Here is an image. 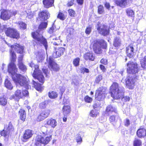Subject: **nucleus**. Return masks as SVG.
<instances>
[{
  "label": "nucleus",
  "instance_id": "nucleus-1",
  "mask_svg": "<svg viewBox=\"0 0 146 146\" xmlns=\"http://www.w3.org/2000/svg\"><path fill=\"white\" fill-rule=\"evenodd\" d=\"M11 47L10 52L11 62L8 66V72L11 74L13 81L17 84L24 86L26 89H29L31 86L29 84L28 78L20 74H17V69L13 63L16 58V55L13 50H15L17 51V52L21 54L23 52V46L15 43L13 45L11 46Z\"/></svg>",
  "mask_w": 146,
  "mask_h": 146
},
{
  "label": "nucleus",
  "instance_id": "nucleus-2",
  "mask_svg": "<svg viewBox=\"0 0 146 146\" xmlns=\"http://www.w3.org/2000/svg\"><path fill=\"white\" fill-rule=\"evenodd\" d=\"M123 89L118 86L117 83H113L110 87V92L111 97L115 99L122 97L123 94Z\"/></svg>",
  "mask_w": 146,
  "mask_h": 146
},
{
  "label": "nucleus",
  "instance_id": "nucleus-3",
  "mask_svg": "<svg viewBox=\"0 0 146 146\" xmlns=\"http://www.w3.org/2000/svg\"><path fill=\"white\" fill-rule=\"evenodd\" d=\"M107 43L103 40H95L94 42L93 49L96 54H100L102 53L101 47L104 48L107 47Z\"/></svg>",
  "mask_w": 146,
  "mask_h": 146
},
{
  "label": "nucleus",
  "instance_id": "nucleus-4",
  "mask_svg": "<svg viewBox=\"0 0 146 146\" xmlns=\"http://www.w3.org/2000/svg\"><path fill=\"white\" fill-rule=\"evenodd\" d=\"M32 36L33 38L37 41L39 44H42L46 50L48 47L47 43L46 40L44 38L42 35L38 33V32H33Z\"/></svg>",
  "mask_w": 146,
  "mask_h": 146
},
{
  "label": "nucleus",
  "instance_id": "nucleus-5",
  "mask_svg": "<svg viewBox=\"0 0 146 146\" xmlns=\"http://www.w3.org/2000/svg\"><path fill=\"white\" fill-rule=\"evenodd\" d=\"M51 139V136L45 137L44 138L40 135H37L35 139V144L37 146H40L41 144H47Z\"/></svg>",
  "mask_w": 146,
  "mask_h": 146
},
{
  "label": "nucleus",
  "instance_id": "nucleus-6",
  "mask_svg": "<svg viewBox=\"0 0 146 146\" xmlns=\"http://www.w3.org/2000/svg\"><path fill=\"white\" fill-rule=\"evenodd\" d=\"M137 79V76L129 77L126 80L123 78L121 80V82L123 83L125 82L127 87L129 89H132Z\"/></svg>",
  "mask_w": 146,
  "mask_h": 146
},
{
  "label": "nucleus",
  "instance_id": "nucleus-7",
  "mask_svg": "<svg viewBox=\"0 0 146 146\" xmlns=\"http://www.w3.org/2000/svg\"><path fill=\"white\" fill-rule=\"evenodd\" d=\"M127 72L130 74H135L138 71L137 64L133 62H129L127 64Z\"/></svg>",
  "mask_w": 146,
  "mask_h": 146
},
{
  "label": "nucleus",
  "instance_id": "nucleus-8",
  "mask_svg": "<svg viewBox=\"0 0 146 146\" xmlns=\"http://www.w3.org/2000/svg\"><path fill=\"white\" fill-rule=\"evenodd\" d=\"M105 88L102 87L99 88L96 91L95 98L99 101L102 100L105 98Z\"/></svg>",
  "mask_w": 146,
  "mask_h": 146
},
{
  "label": "nucleus",
  "instance_id": "nucleus-9",
  "mask_svg": "<svg viewBox=\"0 0 146 146\" xmlns=\"http://www.w3.org/2000/svg\"><path fill=\"white\" fill-rule=\"evenodd\" d=\"M5 129L1 132L0 134L2 136L6 137L13 130L14 128L12 123L10 122L8 125L6 126Z\"/></svg>",
  "mask_w": 146,
  "mask_h": 146
},
{
  "label": "nucleus",
  "instance_id": "nucleus-10",
  "mask_svg": "<svg viewBox=\"0 0 146 146\" xmlns=\"http://www.w3.org/2000/svg\"><path fill=\"white\" fill-rule=\"evenodd\" d=\"M5 33L7 36L11 37L17 38L19 37V34L15 29H13L10 28L7 29Z\"/></svg>",
  "mask_w": 146,
  "mask_h": 146
},
{
  "label": "nucleus",
  "instance_id": "nucleus-11",
  "mask_svg": "<svg viewBox=\"0 0 146 146\" xmlns=\"http://www.w3.org/2000/svg\"><path fill=\"white\" fill-rule=\"evenodd\" d=\"M97 29L99 33L104 36H106L109 35V31L108 27L104 25H101L97 28Z\"/></svg>",
  "mask_w": 146,
  "mask_h": 146
},
{
  "label": "nucleus",
  "instance_id": "nucleus-12",
  "mask_svg": "<svg viewBox=\"0 0 146 146\" xmlns=\"http://www.w3.org/2000/svg\"><path fill=\"white\" fill-rule=\"evenodd\" d=\"M65 49L64 47H60L55 48L54 51L52 54V56L54 58H57L63 54Z\"/></svg>",
  "mask_w": 146,
  "mask_h": 146
},
{
  "label": "nucleus",
  "instance_id": "nucleus-13",
  "mask_svg": "<svg viewBox=\"0 0 146 146\" xmlns=\"http://www.w3.org/2000/svg\"><path fill=\"white\" fill-rule=\"evenodd\" d=\"M48 61L49 68L51 70L54 71H58L59 69V67L57 64L53 61V59L52 58H49Z\"/></svg>",
  "mask_w": 146,
  "mask_h": 146
},
{
  "label": "nucleus",
  "instance_id": "nucleus-14",
  "mask_svg": "<svg viewBox=\"0 0 146 146\" xmlns=\"http://www.w3.org/2000/svg\"><path fill=\"white\" fill-rule=\"evenodd\" d=\"M39 17L42 21L46 20L50 17V14L46 10H44L38 14Z\"/></svg>",
  "mask_w": 146,
  "mask_h": 146
},
{
  "label": "nucleus",
  "instance_id": "nucleus-15",
  "mask_svg": "<svg viewBox=\"0 0 146 146\" xmlns=\"http://www.w3.org/2000/svg\"><path fill=\"white\" fill-rule=\"evenodd\" d=\"M57 122L55 119L51 118L47 119L46 120V123L44 125L46 127L49 126L54 128L57 125Z\"/></svg>",
  "mask_w": 146,
  "mask_h": 146
},
{
  "label": "nucleus",
  "instance_id": "nucleus-16",
  "mask_svg": "<svg viewBox=\"0 0 146 146\" xmlns=\"http://www.w3.org/2000/svg\"><path fill=\"white\" fill-rule=\"evenodd\" d=\"M10 13L9 11L5 10H2L1 12L0 11L1 18L3 20H7L9 19L10 17Z\"/></svg>",
  "mask_w": 146,
  "mask_h": 146
},
{
  "label": "nucleus",
  "instance_id": "nucleus-17",
  "mask_svg": "<svg viewBox=\"0 0 146 146\" xmlns=\"http://www.w3.org/2000/svg\"><path fill=\"white\" fill-rule=\"evenodd\" d=\"M128 0H115V3L117 6L122 8L125 7L128 3Z\"/></svg>",
  "mask_w": 146,
  "mask_h": 146
},
{
  "label": "nucleus",
  "instance_id": "nucleus-18",
  "mask_svg": "<svg viewBox=\"0 0 146 146\" xmlns=\"http://www.w3.org/2000/svg\"><path fill=\"white\" fill-rule=\"evenodd\" d=\"M12 97L13 99L18 101L19 99L23 98L22 92L20 90H17L15 92L14 94L13 95Z\"/></svg>",
  "mask_w": 146,
  "mask_h": 146
},
{
  "label": "nucleus",
  "instance_id": "nucleus-19",
  "mask_svg": "<svg viewBox=\"0 0 146 146\" xmlns=\"http://www.w3.org/2000/svg\"><path fill=\"white\" fill-rule=\"evenodd\" d=\"M126 48V52L127 53V56L130 58L133 57L134 53V48L133 46L132 45H130L127 47Z\"/></svg>",
  "mask_w": 146,
  "mask_h": 146
},
{
  "label": "nucleus",
  "instance_id": "nucleus-20",
  "mask_svg": "<svg viewBox=\"0 0 146 146\" xmlns=\"http://www.w3.org/2000/svg\"><path fill=\"white\" fill-rule=\"evenodd\" d=\"M137 134L140 137H144L146 135V130L144 128H140L137 131Z\"/></svg>",
  "mask_w": 146,
  "mask_h": 146
},
{
  "label": "nucleus",
  "instance_id": "nucleus-21",
  "mask_svg": "<svg viewBox=\"0 0 146 146\" xmlns=\"http://www.w3.org/2000/svg\"><path fill=\"white\" fill-rule=\"evenodd\" d=\"M33 135L32 131L30 129H27L25 131L23 135V141L25 140H27L30 138Z\"/></svg>",
  "mask_w": 146,
  "mask_h": 146
},
{
  "label": "nucleus",
  "instance_id": "nucleus-22",
  "mask_svg": "<svg viewBox=\"0 0 146 146\" xmlns=\"http://www.w3.org/2000/svg\"><path fill=\"white\" fill-rule=\"evenodd\" d=\"M35 78H36L41 83L43 84L44 81V77L40 71H38V73L36 74L35 76H33Z\"/></svg>",
  "mask_w": 146,
  "mask_h": 146
},
{
  "label": "nucleus",
  "instance_id": "nucleus-23",
  "mask_svg": "<svg viewBox=\"0 0 146 146\" xmlns=\"http://www.w3.org/2000/svg\"><path fill=\"white\" fill-rule=\"evenodd\" d=\"M84 57L86 60H89L91 61H94L95 58L94 54L91 52H87L85 53L84 56Z\"/></svg>",
  "mask_w": 146,
  "mask_h": 146
},
{
  "label": "nucleus",
  "instance_id": "nucleus-24",
  "mask_svg": "<svg viewBox=\"0 0 146 146\" xmlns=\"http://www.w3.org/2000/svg\"><path fill=\"white\" fill-rule=\"evenodd\" d=\"M54 1V0H44L43 1V3L45 8H48L52 6Z\"/></svg>",
  "mask_w": 146,
  "mask_h": 146
},
{
  "label": "nucleus",
  "instance_id": "nucleus-25",
  "mask_svg": "<svg viewBox=\"0 0 146 146\" xmlns=\"http://www.w3.org/2000/svg\"><path fill=\"white\" fill-rule=\"evenodd\" d=\"M63 113L64 116H66L70 112V107L68 105L64 106L62 108Z\"/></svg>",
  "mask_w": 146,
  "mask_h": 146
},
{
  "label": "nucleus",
  "instance_id": "nucleus-26",
  "mask_svg": "<svg viewBox=\"0 0 146 146\" xmlns=\"http://www.w3.org/2000/svg\"><path fill=\"white\" fill-rule=\"evenodd\" d=\"M20 115V119L23 121H24L26 118V114L25 111L23 109H20L19 111Z\"/></svg>",
  "mask_w": 146,
  "mask_h": 146
},
{
  "label": "nucleus",
  "instance_id": "nucleus-27",
  "mask_svg": "<svg viewBox=\"0 0 146 146\" xmlns=\"http://www.w3.org/2000/svg\"><path fill=\"white\" fill-rule=\"evenodd\" d=\"M106 112L109 113L113 112L116 113L117 112V110L115 107L111 105H109L106 108Z\"/></svg>",
  "mask_w": 146,
  "mask_h": 146
},
{
  "label": "nucleus",
  "instance_id": "nucleus-28",
  "mask_svg": "<svg viewBox=\"0 0 146 146\" xmlns=\"http://www.w3.org/2000/svg\"><path fill=\"white\" fill-rule=\"evenodd\" d=\"M48 96L50 98L54 99L57 97L58 94L55 91H51L48 92Z\"/></svg>",
  "mask_w": 146,
  "mask_h": 146
},
{
  "label": "nucleus",
  "instance_id": "nucleus-29",
  "mask_svg": "<svg viewBox=\"0 0 146 146\" xmlns=\"http://www.w3.org/2000/svg\"><path fill=\"white\" fill-rule=\"evenodd\" d=\"M5 87L7 89L11 90L13 88V86L10 81L7 79H6L5 82Z\"/></svg>",
  "mask_w": 146,
  "mask_h": 146
},
{
  "label": "nucleus",
  "instance_id": "nucleus-30",
  "mask_svg": "<svg viewBox=\"0 0 146 146\" xmlns=\"http://www.w3.org/2000/svg\"><path fill=\"white\" fill-rule=\"evenodd\" d=\"M33 85H34V87L36 90L38 91H41L42 90L43 88L41 84L37 83L33 80Z\"/></svg>",
  "mask_w": 146,
  "mask_h": 146
},
{
  "label": "nucleus",
  "instance_id": "nucleus-31",
  "mask_svg": "<svg viewBox=\"0 0 146 146\" xmlns=\"http://www.w3.org/2000/svg\"><path fill=\"white\" fill-rule=\"evenodd\" d=\"M121 44V40L119 37H116L114 39V45L115 47L119 46Z\"/></svg>",
  "mask_w": 146,
  "mask_h": 146
},
{
  "label": "nucleus",
  "instance_id": "nucleus-32",
  "mask_svg": "<svg viewBox=\"0 0 146 146\" xmlns=\"http://www.w3.org/2000/svg\"><path fill=\"white\" fill-rule=\"evenodd\" d=\"M50 110L48 109H46L43 111L41 113V115L45 118H46L49 115Z\"/></svg>",
  "mask_w": 146,
  "mask_h": 146
},
{
  "label": "nucleus",
  "instance_id": "nucleus-33",
  "mask_svg": "<svg viewBox=\"0 0 146 146\" xmlns=\"http://www.w3.org/2000/svg\"><path fill=\"white\" fill-rule=\"evenodd\" d=\"M53 41H52V43L53 45H59L60 44V43L62 42V41L59 38H55L53 39Z\"/></svg>",
  "mask_w": 146,
  "mask_h": 146
},
{
  "label": "nucleus",
  "instance_id": "nucleus-34",
  "mask_svg": "<svg viewBox=\"0 0 146 146\" xmlns=\"http://www.w3.org/2000/svg\"><path fill=\"white\" fill-rule=\"evenodd\" d=\"M126 12L128 16L131 17L134 16V12L132 10L129 9H128L126 10Z\"/></svg>",
  "mask_w": 146,
  "mask_h": 146
},
{
  "label": "nucleus",
  "instance_id": "nucleus-35",
  "mask_svg": "<svg viewBox=\"0 0 146 146\" xmlns=\"http://www.w3.org/2000/svg\"><path fill=\"white\" fill-rule=\"evenodd\" d=\"M7 103V100L4 97H3L0 98V105L5 106Z\"/></svg>",
  "mask_w": 146,
  "mask_h": 146
},
{
  "label": "nucleus",
  "instance_id": "nucleus-36",
  "mask_svg": "<svg viewBox=\"0 0 146 146\" xmlns=\"http://www.w3.org/2000/svg\"><path fill=\"white\" fill-rule=\"evenodd\" d=\"M18 65L19 66V69H20L21 70L24 71L26 70L27 68L26 66L22 62H19V63Z\"/></svg>",
  "mask_w": 146,
  "mask_h": 146
},
{
  "label": "nucleus",
  "instance_id": "nucleus-37",
  "mask_svg": "<svg viewBox=\"0 0 146 146\" xmlns=\"http://www.w3.org/2000/svg\"><path fill=\"white\" fill-rule=\"evenodd\" d=\"M141 64L142 68L146 69V56L141 60Z\"/></svg>",
  "mask_w": 146,
  "mask_h": 146
},
{
  "label": "nucleus",
  "instance_id": "nucleus-38",
  "mask_svg": "<svg viewBox=\"0 0 146 146\" xmlns=\"http://www.w3.org/2000/svg\"><path fill=\"white\" fill-rule=\"evenodd\" d=\"M99 114V112L95 110H93L91 111L90 115L92 117H96Z\"/></svg>",
  "mask_w": 146,
  "mask_h": 146
},
{
  "label": "nucleus",
  "instance_id": "nucleus-39",
  "mask_svg": "<svg viewBox=\"0 0 146 146\" xmlns=\"http://www.w3.org/2000/svg\"><path fill=\"white\" fill-rule=\"evenodd\" d=\"M134 146H141V142L140 140L135 139L133 143Z\"/></svg>",
  "mask_w": 146,
  "mask_h": 146
},
{
  "label": "nucleus",
  "instance_id": "nucleus-40",
  "mask_svg": "<svg viewBox=\"0 0 146 146\" xmlns=\"http://www.w3.org/2000/svg\"><path fill=\"white\" fill-rule=\"evenodd\" d=\"M110 121L112 124L115 123L117 121V118L114 115H112L110 117Z\"/></svg>",
  "mask_w": 146,
  "mask_h": 146
},
{
  "label": "nucleus",
  "instance_id": "nucleus-41",
  "mask_svg": "<svg viewBox=\"0 0 146 146\" xmlns=\"http://www.w3.org/2000/svg\"><path fill=\"white\" fill-rule=\"evenodd\" d=\"M104 12V10L103 6L100 5L98 7V13L99 14H102Z\"/></svg>",
  "mask_w": 146,
  "mask_h": 146
},
{
  "label": "nucleus",
  "instance_id": "nucleus-42",
  "mask_svg": "<svg viewBox=\"0 0 146 146\" xmlns=\"http://www.w3.org/2000/svg\"><path fill=\"white\" fill-rule=\"evenodd\" d=\"M47 24L46 22L42 23L39 25L38 29H45L47 27Z\"/></svg>",
  "mask_w": 146,
  "mask_h": 146
},
{
  "label": "nucleus",
  "instance_id": "nucleus-43",
  "mask_svg": "<svg viewBox=\"0 0 146 146\" xmlns=\"http://www.w3.org/2000/svg\"><path fill=\"white\" fill-rule=\"evenodd\" d=\"M34 68L35 70H34V72L33 74V76H35L36 74L38 73V71H40V72H41L40 70H38V65H34Z\"/></svg>",
  "mask_w": 146,
  "mask_h": 146
},
{
  "label": "nucleus",
  "instance_id": "nucleus-44",
  "mask_svg": "<svg viewBox=\"0 0 146 146\" xmlns=\"http://www.w3.org/2000/svg\"><path fill=\"white\" fill-rule=\"evenodd\" d=\"M80 60L79 58H77L74 60L73 64L75 66H77L79 65Z\"/></svg>",
  "mask_w": 146,
  "mask_h": 146
},
{
  "label": "nucleus",
  "instance_id": "nucleus-45",
  "mask_svg": "<svg viewBox=\"0 0 146 146\" xmlns=\"http://www.w3.org/2000/svg\"><path fill=\"white\" fill-rule=\"evenodd\" d=\"M80 70L81 73L84 74L85 72L88 73L89 72V70L85 67H82L80 68Z\"/></svg>",
  "mask_w": 146,
  "mask_h": 146
},
{
  "label": "nucleus",
  "instance_id": "nucleus-46",
  "mask_svg": "<svg viewBox=\"0 0 146 146\" xmlns=\"http://www.w3.org/2000/svg\"><path fill=\"white\" fill-rule=\"evenodd\" d=\"M19 27L21 29H25L26 28V25L24 23L20 22L18 23Z\"/></svg>",
  "mask_w": 146,
  "mask_h": 146
},
{
  "label": "nucleus",
  "instance_id": "nucleus-47",
  "mask_svg": "<svg viewBox=\"0 0 146 146\" xmlns=\"http://www.w3.org/2000/svg\"><path fill=\"white\" fill-rule=\"evenodd\" d=\"M58 17L60 19L63 20L65 18V16L64 14L61 13H60L58 15Z\"/></svg>",
  "mask_w": 146,
  "mask_h": 146
},
{
  "label": "nucleus",
  "instance_id": "nucleus-48",
  "mask_svg": "<svg viewBox=\"0 0 146 146\" xmlns=\"http://www.w3.org/2000/svg\"><path fill=\"white\" fill-rule=\"evenodd\" d=\"M68 12L70 15L71 17H74L75 14V13L74 10L72 9H70L68 10Z\"/></svg>",
  "mask_w": 146,
  "mask_h": 146
},
{
  "label": "nucleus",
  "instance_id": "nucleus-49",
  "mask_svg": "<svg viewBox=\"0 0 146 146\" xmlns=\"http://www.w3.org/2000/svg\"><path fill=\"white\" fill-rule=\"evenodd\" d=\"M85 101L88 103H90L92 100V99L88 96H86L84 98Z\"/></svg>",
  "mask_w": 146,
  "mask_h": 146
},
{
  "label": "nucleus",
  "instance_id": "nucleus-50",
  "mask_svg": "<svg viewBox=\"0 0 146 146\" xmlns=\"http://www.w3.org/2000/svg\"><path fill=\"white\" fill-rule=\"evenodd\" d=\"M46 105V102H44L40 103L39 105V107L41 109L45 108Z\"/></svg>",
  "mask_w": 146,
  "mask_h": 146
},
{
  "label": "nucleus",
  "instance_id": "nucleus-51",
  "mask_svg": "<svg viewBox=\"0 0 146 146\" xmlns=\"http://www.w3.org/2000/svg\"><path fill=\"white\" fill-rule=\"evenodd\" d=\"M91 31V28L89 27L86 28L85 30V32L86 34L89 35L90 34Z\"/></svg>",
  "mask_w": 146,
  "mask_h": 146
},
{
  "label": "nucleus",
  "instance_id": "nucleus-52",
  "mask_svg": "<svg viewBox=\"0 0 146 146\" xmlns=\"http://www.w3.org/2000/svg\"><path fill=\"white\" fill-rule=\"evenodd\" d=\"M74 30V29L72 28H69L67 30L68 33L69 34L68 35H70V36H71V35L73 34Z\"/></svg>",
  "mask_w": 146,
  "mask_h": 146
},
{
  "label": "nucleus",
  "instance_id": "nucleus-53",
  "mask_svg": "<svg viewBox=\"0 0 146 146\" xmlns=\"http://www.w3.org/2000/svg\"><path fill=\"white\" fill-rule=\"evenodd\" d=\"M23 94V96H29V93L27 90H23L22 92Z\"/></svg>",
  "mask_w": 146,
  "mask_h": 146
},
{
  "label": "nucleus",
  "instance_id": "nucleus-54",
  "mask_svg": "<svg viewBox=\"0 0 146 146\" xmlns=\"http://www.w3.org/2000/svg\"><path fill=\"white\" fill-rule=\"evenodd\" d=\"M102 76L101 75H99L97 77L96 79V81L97 83H98L102 79Z\"/></svg>",
  "mask_w": 146,
  "mask_h": 146
},
{
  "label": "nucleus",
  "instance_id": "nucleus-55",
  "mask_svg": "<svg viewBox=\"0 0 146 146\" xmlns=\"http://www.w3.org/2000/svg\"><path fill=\"white\" fill-rule=\"evenodd\" d=\"M124 124H125V125L126 126H128L130 124V121L129 119H128L127 118H126L125 119V121H124Z\"/></svg>",
  "mask_w": 146,
  "mask_h": 146
},
{
  "label": "nucleus",
  "instance_id": "nucleus-56",
  "mask_svg": "<svg viewBox=\"0 0 146 146\" xmlns=\"http://www.w3.org/2000/svg\"><path fill=\"white\" fill-rule=\"evenodd\" d=\"M122 100L123 101L125 102L128 101L130 100V98L127 96H124L122 98Z\"/></svg>",
  "mask_w": 146,
  "mask_h": 146
},
{
  "label": "nucleus",
  "instance_id": "nucleus-57",
  "mask_svg": "<svg viewBox=\"0 0 146 146\" xmlns=\"http://www.w3.org/2000/svg\"><path fill=\"white\" fill-rule=\"evenodd\" d=\"M44 119H45V118L44 117H42V116L41 115V113L38 116L37 119V121H39L42 120H43Z\"/></svg>",
  "mask_w": 146,
  "mask_h": 146
},
{
  "label": "nucleus",
  "instance_id": "nucleus-58",
  "mask_svg": "<svg viewBox=\"0 0 146 146\" xmlns=\"http://www.w3.org/2000/svg\"><path fill=\"white\" fill-rule=\"evenodd\" d=\"M104 6L108 10L110 9V5L109 3L106 2L104 4Z\"/></svg>",
  "mask_w": 146,
  "mask_h": 146
},
{
  "label": "nucleus",
  "instance_id": "nucleus-59",
  "mask_svg": "<svg viewBox=\"0 0 146 146\" xmlns=\"http://www.w3.org/2000/svg\"><path fill=\"white\" fill-rule=\"evenodd\" d=\"M100 62L104 64H106L107 63V60L104 59H102L100 61Z\"/></svg>",
  "mask_w": 146,
  "mask_h": 146
},
{
  "label": "nucleus",
  "instance_id": "nucleus-60",
  "mask_svg": "<svg viewBox=\"0 0 146 146\" xmlns=\"http://www.w3.org/2000/svg\"><path fill=\"white\" fill-rule=\"evenodd\" d=\"M76 141L78 143H81L82 141V139L80 137L78 136L76 137Z\"/></svg>",
  "mask_w": 146,
  "mask_h": 146
},
{
  "label": "nucleus",
  "instance_id": "nucleus-61",
  "mask_svg": "<svg viewBox=\"0 0 146 146\" xmlns=\"http://www.w3.org/2000/svg\"><path fill=\"white\" fill-rule=\"evenodd\" d=\"M74 0H71L70 2L68 3V6H70L74 4Z\"/></svg>",
  "mask_w": 146,
  "mask_h": 146
},
{
  "label": "nucleus",
  "instance_id": "nucleus-62",
  "mask_svg": "<svg viewBox=\"0 0 146 146\" xmlns=\"http://www.w3.org/2000/svg\"><path fill=\"white\" fill-rule=\"evenodd\" d=\"M43 72L45 73L46 76H47V74L48 73V70L47 69L43 68L42 69Z\"/></svg>",
  "mask_w": 146,
  "mask_h": 146
},
{
  "label": "nucleus",
  "instance_id": "nucleus-63",
  "mask_svg": "<svg viewBox=\"0 0 146 146\" xmlns=\"http://www.w3.org/2000/svg\"><path fill=\"white\" fill-rule=\"evenodd\" d=\"M100 68L101 70L103 72H104L105 71L106 69L104 66L103 65H100Z\"/></svg>",
  "mask_w": 146,
  "mask_h": 146
},
{
  "label": "nucleus",
  "instance_id": "nucleus-64",
  "mask_svg": "<svg viewBox=\"0 0 146 146\" xmlns=\"http://www.w3.org/2000/svg\"><path fill=\"white\" fill-rule=\"evenodd\" d=\"M77 2L80 5H82L83 3V0H76Z\"/></svg>",
  "mask_w": 146,
  "mask_h": 146
}]
</instances>
